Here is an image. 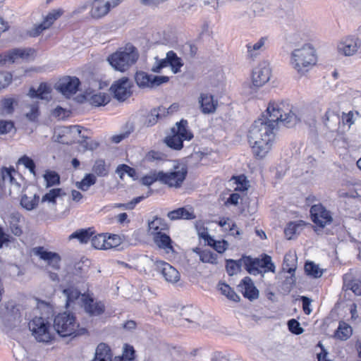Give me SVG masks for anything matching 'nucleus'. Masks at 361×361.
<instances>
[{
	"label": "nucleus",
	"mask_w": 361,
	"mask_h": 361,
	"mask_svg": "<svg viewBox=\"0 0 361 361\" xmlns=\"http://www.w3.org/2000/svg\"><path fill=\"white\" fill-rule=\"evenodd\" d=\"M267 114L269 117L263 114L255 121L247 135L252 153L257 159L264 158L271 149L275 137L273 130L279 121L291 128L300 121L285 102H269Z\"/></svg>",
	"instance_id": "f257e3e1"
},
{
	"label": "nucleus",
	"mask_w": 361,
	"mask_h": 361,
	"mask_svg": "<svg viewBox=\"0 0 361 361\" xmlns=\"http://www.w3.org/2000/svg\"><path fill=\"white\" fill-rule=\"evenodd\" d=\"M54 328L57 334L62 337L73 336L76 337L85 335L87 329L85 327H79L75 322V317L71 312L59 313L54 319Z\"/></svg>",
	"instance_id": "f03ea898"
},
{
	"label": "nucleus",
	"mask_w": 361,
	"mask_h": 361,
	"mask_svg": "<svg viewBox=\"0 0 361 361\" xmlns=\"http://www.w3.org/2000/svg\"><path fill=\"white\" fill-rule=\"evenodd\" d=\"M138 56L135 47L127 44L124 47L109 55L107 61L116 71L124 72L137 61Z\"/></svg>",
	"instance_id": "7ed1b4c3"
},
{
	"label": "nucleus",
	"mask_w": 361,
	"mask_h": 361,
	"mask_svg": "<svg viewBox=\"0 0 361 361\" xmlns=\"http://www.w3.org/2000/svg\"><path fill=\"white\" fill-rule=\"evenodd\" d=\"M291 58L294 69L301 75L307 72L317 62L315 50L309 44L303 45L301 48L295 49L292 52Z\"/></svg>",
	"instance_id": "20e7f679"
},
{
	"label": "nucleus",
	"mask_w": 361,
	"mask_h": 361,
	"mask_svg": "<svg viewBox=\"0 0 361 361\" xmlns=\"http://www.w3.org/2000/svg\"><path fill=\"white\" fill-rule=\"evenodd\" d=\"M29 329L38 342L47 343L51 340L50 323L42 317H35L28 324Z\"/></svg>",
	"instance_id": "39448f33"
},
{
	"label": "nucleus",
	"mask_w": 361,
	"mask_h": 361,
	"mask_svg": "<svg viewBox=\"0 0 361 361\" xmlns=\"http://www.w3.org/2000/svg\"><path fill=\"white\" fill-rule=\"evenodd\" d=\"M310 212L312 222L320 228H324L333 221L331 212L321 203L312 205Z\"/></svg>",
	"instance_id": "423d86ee"
},
{
	"label": "nucleus",
	"mask_w": 361,
	"mask_h": 361,
	"mask_svg": "<svg viewBox=\"0 0 361 361\" xmlns=\"http://www.w3.org/2000/svg\"><path fill=\"white\" fill-rule=\"evenodd\" d=\"M131 86L129 78L123 77L111 85L110 90L116 99L119 102H124L132 94Z\"/></svg>",
	"instance_id": "0eeeda50"
},
{
	"label": "nucleus",
	"mask_w": 361,
	"mask_h": 361,
	"mask_svg": "<svg viewBox=\"0 0 361 361\" xmlns=\"http://www.w3.org/2000/svg\"><path fill=\"white\" fill-rule=\"evenodd\" d=\"M178 166L175 167V170L170 172H164L161 171V183L168 185L171 187H180L185 179L188 170L185 167L178 169Z\"/></svg>",
	"instance_id": "6e6552de"
},
{
	"label": "nucleus",
	"mask_w": 361,
	"mask_h": 361,
	"mask_svg": "<svg viewBox=\"0 0 361 361\" xmlns=\"http://www.w3.org/2000/svg\"><path fill=\"white\" fill-rule=\"evenodd\" d=\"M271 68L269 62L262 61L252 71V80L254 87L258 88L266 84L270 79Z\"/></svg>",
	"instance_id": "1a4fd4ad"
},
{
	"label": "nucleus",
	"mask_w": 361,
	"mask_h": 361,
	"mask_svg": "<svg viewBox=\"0 0 361 361\" xmlns=\"http://www.w3.org/2000/svg\"><path fill=\"white\" fill-rule=\"evenodd\" d=\"M123 0H94L91 16L99 19L109 13L111 9L118 6Z\"/></svg>",
	"instance_id": "9d476101"
},
{
	"label": "nucleus",
	"mask_w": 361,
	"mask_h": 361,
	"mask_svg": "<svg viewBox=\"0 0 361 361\" xmlns=\"http://www.w3.org/2000/svg\"><path fill=\"white\" fill-rule=\"evenodd\" d=\"M81 85L80 80L75 76H65L56 84V90L66 97L75 94Z\"/></svg>",
	"instance_id": "9b49d317"
},
{
	"label": "nucleus",
	"mask_w": 361,
	"mask_h": 361,
	"mask_svg": "<svg viewBox=\"0 0 361 361\" xmlns=\"http://www.w3.org/2000/svg\"><path fill=\"white\" fill-rule=\"evenodd\" d=\"M32 252L35 255L47 263V265L55 270L61 268L60 262L61 257L57 252L49 251L43 246H38L32 248Z\"/></svg>",
	"instance_id": "f8f14e48"
},
{
	"label": "nucleus",
	"mask_w": 361,
	"mask_h": 361,
	"mask_svg": "<svg viewBox=\"0 0 361 361\" xmlns=\"http://www.w3.org/2000/svg\"><path fill=\"white\" fill-rule=\"evenodd\" d=\"M82 307L85 312L90 317L100 316L105 311V305L101 301L94 302L90 295H82Z\"/></svg>",
	"instance_id": "ddd939ff"
},
{
	"label": "nucleus",
	"mask_w": 361,
	"mask_h": 361,
	"mask_svg": "<svg viewBox=\"0 0 361 361\" xmlns=\"http://www.w3.org/2000/svg\"><path fill=\"white\" fill-rule=\"evenodd\" d=\"M85 9V6L80 7L71 13H66L62 8L51 9L44 17L43 23H54L59 20L62 16H63L65 20H69L73 16L81 13Z\"/></svg>",
	"instance_id": "4468645a"
},
{
	"label": "nucleus",
	"mask_w": 361,
	"mask_h": 361,
	"mask_svg": "<svg viewBox=\"0 0 361 361\" xmlns=\"http://www.w3.org/2000/svg\"><path fill=\"white\" fill-rule=\"evenodd\" d=\"M157 267L158 271L167 282L175 283L180 280V273L168 262L160 261L157 262Z\"/></svg>",
	"instance_id": "2eb2a0df"
},
{
	"label": "nucleus",
	"mask_w": 361,
	"mask_h": 361,
	"mask_svg": "<svg viewBox=\"0 0 361 361\" xmlns=\"http://www.w3.org/2000/svg\"><path fill=\"white\" fill-rule=\"evenodd\" d=\"M238 287L241 288L240 290L243 293V295L250 301L256 300L259 298V290L254 285V283L250 277H244L241 280Z\"/></svg>",
	"instance_id": "dca6fc26"
},
{
	"label": "nucleus",
	"mask_w": 361,
	"mask_h": 361,
	"mask_svg": "<svg viewBox=\"0 0 361 361\" xmlns=\"http://www.w3.org/2000/svg\"><path fill=\"white\" fill-rule=\"evenodd\" d=\"M359 47V39L353 36H349L338 44V51L345 56H352L357 51Z\"/></svg>",
	"instance_id": "f3484780"
},
{
	"label": "nucleus",
	"mask_w": 361,
	"mask_h": 361,
	"mask_svg": "<svg viewBox=\"0 0 361 361\" xmlns=\"http://www.w3.org/2000/svg\"><path fill=\"white\" fill-rule=\"evenodd\" d=\"M83 97L94 106H105L109 102V96L107 94L94 90L85 91Z\"/></svg>",
	"instance_id": "a211bd4d"
},
{
	"label": "nucleus",
	"mask_w": 361,
	"mask_h": 361,
	"mask_svg": "<svg viewBox=\"0 0 361 361\" xmlns=\"http://www.w3.org/2000/svg\"><path fill=\"white\" fill-rule=\"evenodd\" d=\"M201 111L204 114L214 113L218 106V101L209 93H201L199 97Z\"/></svg>",
	"instance_id": "6ab92c4d"
},
{
	"label": "nucleus",
	"mask_w": 361,
	"mask_h": 361,
	"mask_svg": "<svg viewBox=\"0 0 361 361\" xmlns=\"http://www.w3.org/2000/svg\"><path fill=\"white\" fill-rule=\"evenodd\" d=\"M6 312L5 317L11 322V325H15L16 322H20L21 312L20 306L14 301H8L5 305Z\"/></svg>",
	"instance_id": "aec40b11"
},
{
	"label": "nucleus",
	"mask_w": 361,
	"mask_h": 361,
	"mask_svg": "<svg viewBox=\"0 0 361 361\" xmlns=\"http://www.w3.org/2000/svg\"><path fill=\"white\" fill-rule=\"evenodd\" d=\"M324 125L331 131L337 130L341 123L340 115L338 111L328 109L322 117Z\"/></svg>",
	"instance_id": "412c9836"
},
{
	"label": "nucleus",
	"mask_w": 361,
	"mask_h": 361,
	"mask_svg": "<svg viewBox=\"0 0 361 361\" xmlns=\"http://www.w3.org/2000/svg\"><path fill=\"white\" fill-rule=\"evenodd\" d=\"M176 128H171V133L184 140L190 141L193 138L192 133L188 129L187 120L181 119L176 123Z\"/></svg>",
	"instance_id": "4be33fe9"
},
{
	"label": "nucleus",
	"mask_w": 361,
	"mask_h": 361,
	"mask_svg": "<svg viewBox=\"0 0 361 361\" xmlns=\"http://www.w3.org/2000/svg\"><path fill=\"white\" fill-rule=\"evenodd\" d=\"M154 241L155 244L160 248L164 250L167 253L169 252H174L172 245L173 241L171 237L162 232L153 233Z\"/></svg>",
	"instance_id": "5701e85b"
},
{
	"label": "nucleus",
	"mask_w": 361,
	"mask_h": 361,
	"mask_svg": "<svg viewBox=\"0 0 361 361\" xmlns=\"http://www.w3.org/2000/svg\"><path fill=\"white\" fill-rule=\"evenodd\" d=\"M111 348L104 343L98 344L95 349L93 359L91 361H113Z\"/></svg>",
	"instance_id": "b1692460"
},
{
	"label": "nucleus",
	"mask_w": 361,
	"mask_h": 361,
	"mask_svg": "<svg viewBox=\"0 0 361 361\" xmlns=\"http://www.w3.org/2000/svg\"><path fill=\"white\" fill-rule=\"evenodd\" d=\"M168 111L166 108L163 106H159L157 108H154L150 110V111L146 116L145 125L147 127L154 126L159 119H161L163 116H164Z\"/></svg>",
	"instance_id": "393cba45"
},
{
	"label": "nucleus",
	"mask_w": 361,
	"mask_h": 361,
	"mask_svg": "<svg viewBox=\"0 0 361 361\" xmlns=\"http://www.w3.org/2000/svg\"><path fill=\"white\" fill-rule=\"evenodd\" d=\"M243 260L244 268L248 274L254 276L262 274V271L259 269V258L243 255Z\"/></svg>",
	"instance_id": "a878e982"
},
{
	"label": "nucleus",
	"mask_w": 361,
	"mask_h": 361,
	"mask_svg": "<svg viewBox=\"0 0 361 361\" xmlns=\"http://www.w3.org/2000/svg\"><path fill=\"white\" fill-rule=\"evenodd\" d=\"M22 219V215L19 212H13L9 215V228L11 233L17 237L23 234L22 227L20 222Z\"/></svg>",
	"instance_id": "bb28decb"
},
{
	"label": "nucleus",
	"mask_w": 361,
	"mask_h": 361,
	"mask_svg": "<svg viewBox=\"0 0 361 361\" xmlns=\"http://www.w3.org/2000/svg\"><path fill=\"white\" fill-rule=\"evenodd\" d=\"M35 51L32 48L20 49L16 48L9 51L8 58L10 63H14L17 59H27L35 54Z\"/></svg>",
	"instance_id": "cd10ccee"
},
{
	"label": "nucleus",
	"mask_w": 361,
	"mask_h": 361,
	"mask_svg": "<svg viewBox=\"0 0 361 361\" xmlns=\"http://www.w3.org/2000/svg\"><path fill=\"white\" fill-rule=\"evenodd\" d=\"M167 216L171 221L178 220L180 219L190 220L195 218V215L194 214V213L186 209L185 207H180L178 209L169 212L167 214Z\"/></svg>",
	"instance_id": "c85d7f7f"
},
{
	"label": "nucleus",
	"mask_w": 361,
	"mask_h": 361,
	"mask_svg": "<svg viewBox=\"0 0 361 361\" xmlns=\"http://www.w3.org/2000/svg\"><path fill=\"white\" fill-rule=\"evenodd\" d=\"M63 295L66 297V307H68L71 305L72 303H74L76 300H78L80 296L81 299L82 298V295L81 292L76 288L73 286H68L62 290Z\"/></svg>",
	"instance_id": "c756f323"
},
{
	"label": "nucleus",
	"mask_w": 361,
	"mask_h": 361,
	"mask_svg": "<svg viewBox=\"0 0 361 361\" xmlns=\"http://www.w3.org/2000/svg\"><path fill=\"white\" fill-rule=\"evenodd\" d=\"M18 101L13 97L4 98L1 101L0 114L1 116L11 115L14 112L15 106Z\"/></svg>",
	"instance_id": "7c9ffc66"
},
{
	"label": "nucleus",
	"mask_w": 361,
	"mask_h": 361,
	"mask_svg": "<svg viewBox=\"0 0 361 361\" xmlns=\"http://www.w3.org/2000/svg\"><path fill=\"white\" fill-rule=\"evenodd\" d=\"M94 234L92 228H81L75 231L69 236V240L77 239L81 243H87Z\"/></svg>",
	"instance_id": "2f4dec72"
},
{
	"label": "nucleus",
	"mask_w": 361,
	"mask_h": 361,
	"mask_svg": "<svg viewBox=\"0 0 361 361\" xmlns=\"http://www.w3.org/2000/svg\"><path fill=\"white\" fill-rule=\"evenodd\" d=\"M15 172V169L13 166L6 167L3 166L0 171V190H4L5 189V182L9 181L11 184L16 182V179L13 176V173Z\"/></svg>",
	"instance_id": "473e14b6"
},
{
	"label": "nucleus",
	"mask_w": 361,
	"mask_h": 361,
	"mask_svg": "<svg viewBox=\"0 0 361 361\" xmlns=\"http://www.w3.org/2000/svg\"><path fill=\"white\" fill-rule=\"evenodd\" d=\"M169 66L171 67L173 73H178L180 71V68L183 66L182 59L178 57L176 52L169 51L166 54Z\"/></svg>",
	"instance_id": "72a5a7b5"
},
{
	"label": "nucleus",
	"mask_w": 361,
	"mask_h": 361,
	"mask_svg": "<svg viewBox=\"0 0 361 361\" xmlns=\"http://www.w3.org/2000/svg\"><path fill=\"white\" fill-rule=\"evenodd\" d=\"M297 256L295 253L289 252L286 253L283 258V269L288 274H293L296 269Z\"/></svg>",
	"instance_id": "f704fd0d"
},
{
	"label": "nucleus",
	"mask_w": 361,
	"mask_h": 361,
	"mask_svg": "<svg viewBox=\"0 0 361 361\" xmlns=\"http://www.w3.org/2000/svg\"><path fill=\"white\" fill-rule=\"evenodd\" d=\"M148 226L152 235L157 232L159 233L161 232V231H166L169 228L165 219L157 216H155L152 221H149Z\"/></svg>",
	"instance_id": "c9c22d12"
},
{
	"label": "nucleus",
	"mask_w": 361,
	"mask_h": 361,
	"mask_svg": "<svg viewBox=\"0 0 361 361\" xmlns=\"http://www.w3.org/2000/svg\"><path fill=\"white\" fill-rule=\"evenodd\" d=\"M243 265V256L238 260L228 259H226V269L229 276L234 274L241 271V267Z\"/></svg>",
	"instance_id": "e433bc0d"
},
{
	"label": "nucleus",
	"mask_w": 361,
	"mask_h": 361,
	"mask_svg": "<svg viewBox=\"0 0 361 361\" xmlns=\"http://www.w3.org/2000/svg\"><path fill=\"white\" fill-rule=\"evenodd\" d=\"M352 332V328L349 324L344 322H341L335 332V336L342 341H345L350 337Z\"/></svg>",
	"instance_id": "4c0bfd02"
},
{
	"label": "nucleus",
	"mask_w": 361,
	"mask_h": 361,
	"mask_svg": "<svg viewBox=\"0 0 361 361\" xmlns=\"http://www.w3.org/2000/svg\"><path fill=\"white\" fill-rule=\"evenodd\" d=\"M180 314L185 320L188 322H194L200 314V311L197 308L192 306H186L181 309Z\"/></svg>",
	"instance_id": "58836bf2"
},
{
	"label": "nucleus",
	"mask_w": 361,
	"mask_h": 361,
	"mask_svg": "<svg viewBox=\"0 0 361 361\" xmlns=\"http://www.w3.org/2000/svg\"><path fill=\"white\" fill-rule=\"evenodd\" d=\"M219 290L221 293L225 295L228 299L234 302H239L240 300V296L235 292V290L231 288L228 284L225 283H219L218 284Z\"/></svg>",
	"instance_id": "ea45409f"
},
{
	"label": "nucleus",
	"mask_w": 361,
	"mask_h": 361,
	"mask_svg": "<svg viewBox=\"0 0 361 361\" xmlns=\"http://www.w3.org/2000/svg\"><path fill=\"white\" fill-rule=\"evenodd\" d=\"M97 182V178L93 173H87L83 178L76 183V187L82 190L87 191L92 185H94Z\"/></svg>",
	"instance_id": "a19ab883"
},
{
	"label": "nucleus",
	"mask_w": 361,
	"mask_h": 361,
	"mask_svg": "<svg viewBox=\"0 0 361 361\" xmlns=\"http://www.w3.org/2000/svg\"><path fill=\"white\" fill-rule=\"evenodd\" d=\"M43 178L46 182L45 186L47 188L58 185L61 183L59 174L54 171H46Z\"/></svg>",
	"instance_id": "79ce46f5"
},
{
	"label": "nucleus",
	"mask_w": 361,
	"mask_h": 361,
	"mask_svg": "<svg viewBox=\"0 0 361 361\" xmlns=\"http://www.w3.org/2000/svg\"><path fill=\"white\" fill-rule=\"evenodd\" d=\"M151 76L144 71H137L135 75V81L140 88L150 87Z\"/></svg>",
	"instance_id": "37998d69"
},
{
	"label": "nucleus",
	"mask_w": 361,
	"mask_h": 361,
	"mask_svg": "<svg viewBox=\"0 0 361 361\" xmlns=\"http://www.w3.org/2000/svg\"><path fill=\"white\" fill-rule=\"evenodd\" d=\"M64 195L65 192H63L61 188H52L42 196V202L56 204L57 198Z\"/></svg>",
	"instance_id": "c03bdc74"
},
{
	"label": "nucleus",
	"mask_w": 361,
	"mask_h": 361,
	"mask_svg": "<svg viewBox=\"0 0 361 361\" xmlns=\"http://www.w3.org/2000/svg\"><path fill=\"white\" fill-rule=\"evenodd\" d=\"M116 173L118 175L121 179L123 178L125 174H127L133 180H136L137 178L136 170L125 164H119L116 169Z\"/></svg>",
	"instance_id": "a18cd8bd"
},
{
	"label": "nucleus",
	"mask_w": 361,
	"mask_h": 361,
	"mask_svg": "<svg viewBox=\"0 0 361 361\" xmlns=\"http://www.w3.org/2000/svg\"><path fill=\"white\" fill-rule=\"evenodd\" d=\"M262 268L264 269V272H275V265L272 262L271 257L267 255L263 254L261 256V259L259 258V269Z\"/></svg>",
	"instance_id": "49530a36"
},
{
	"label": "nucleus",
	"mask_w": 361,
	"mask_h": 361,
	"mask_svg": "<svg viewBox=\"0 0 361 361\" xmlns=\"http://www.w3.org/2000/svg\"><path fill=\"white\" fill-rule=\"evenodd\" d=\"M39 200V197L36 194L33 196V197H30L26 195H23L20 199V205L25 209L30 211L38 205Z\"/></svg>",
	"instance_id": "de8ad7c7"
},
{
	"label": "nucleus",
	"mask_w": 361,
	"mask_h": 361,
	"mask_svg": "<svg viewBox=\"0 0 361 361\" xmlns=\"http://www.w3.org/2000/svg\"><path fill=\"white\" fill-rule=\"evenodd\" d=\"M184 140L172 133L171 135L166 137L164 142L172 149L180 150L183 147Z\"/></svg>",
	"instance_id": "09e8293b"
},
{
	"label": "nucleus",
	"mask_w": 361,
	"mask_h": 361,
	"mask_svg": "<svg viewBox=\"0 0 361 361\" xmlns=\"http://www.w3.org/2000/svg\"><path fill=\"white\" fill-rule=\"evenodd\" d=\"M160 177L161 171H151L149 174L144 176L141 178L140 182L144 185L150 186L157 181L161 183V178Z\"/></svg>",
	"instance_id": "8fccbe9b"
},
{
	"label": "nucleus",
	"mask_w": 361,
	"mask_h": 361,
	"mask_svg": "<svg viewBox=\"0 0 361 361\" xmlns=\"http://www.w3.org/2000/svg\"><path fill=\"white\" fill-rule=\"evenodd\" d=\"M304 269L307 275L315 279L320 278L323 274L318 265L315 264L313 262H307Z\"/></svg>",
	"instance_id": "3c124183"
},
{
	"label": "nucleus",
	"mask_w": 361,
	"mask_h": 361,
	"mask_svg": "<svg viewBox=\"0 0 361 361\" xmlns=\"http://www.w3.org/2000/svg\"><path fill=\"white\" fill-rule=\"evenodd\" d=\"M92 245L99 250H107L106 235L100 233L92 237Z\"/></svg>",
	"instance_id": "603ef678"
},
{
	"label": "nucleus",
	"mask_w": 361,
	"mask_h": 361,
	"mask_svg": "<svg viewBox=\"0 0 361 361\" xmlns=\"http://www.w3.org/2000/svg\"><path fill=\"white\" fill-rule=\"evenodd\" d=\"M92 171L99 177L106 176L109 173V169L103 159H98L95 161L92 167Z\"/></svg>",
	"instance_id": "864d4df0"
},
{
	"label": "nucleus",
	"mask_w": 361,
	"mask_h": 361,
	"mask_svg": "<svg viewBox=\"0 0 361 361\" xmlns=\"http://www.w3.org/2000/svg\"><path fill=\"white\" fill-rule=\"evenodd\" d=\"M217 254L214 253V252L209 250H203L202 252H201V255L200 257V259L203 263H209L212 264H217Z\"/></svg>",
	"instance_id": "5fc2aeb1"
},
{
	"label": "nucleus",
	"mask_w": 361,
	"mask_h": 361,
	"mask_svg": "<svg viewBox=\"0 0 361 361\" xmlns=\"http://www.w3.org/2000/svg\"><path fill=\"white\" fill-rule=\"evenodd\" d=\"M52 24H38L35 28L27 30L25 35H21L23 37H36L39 36L44 30L49 29Z\"/></svg>",
	"instance_id": "6e6d98bb"
},
{
	"label": "nucleus",
	"mask_w": 361,
	"mask_h": 361,
	"mask_svg": "<svg viewBox=\"0 0 361 361\" xmlns=\"http://www.w3.org/2000/svg\"><path fill=\"white\" fill-rule=\"evenodd\" d=\"M288 329L290 333L295 335H300L304 332L300 322L295 319H290L287 322Z\"/></svg>",
	"instance_id": "4d7b16f0"
},
{
	"label": "nucleus",
	"mask_w": 361,
	"mask_h": 361,
	"mask_svg": "<svg viewBox=\"0 0 361 361\" xmlns=\"http://www.w3.org/2000/svg\"><path fill=\"white\" fill-rule=\"evenodd\" d=\"M18 163L23 164L31 173L35 175L36 164L32 159L27 155H23L19 159Z\"/></svg>",
	"instance_id": "13d9d810"
},
{
	"label": "nucleus",
	"mask_w": 361,
	"mask_h": 361,
	"mask_svg": "<svg viewBox=\"0 0 361 361\" xmlns=\"http://www.w3.org/2000/svg\"><path fill=\"white\" fill-rule=\"evenodd\" d=\"M300 226V224L295 222H289L284 229V234L288 240L293 238V236L297 233L298 228Z\"/></svg>",
	"instance_id": "bf43d9fd"
},
{
	"label": "nucleus",
	"mask_w": 361,
	"mask_h": 361,
	"mask_svg": "<svg viewBox=\"0 0 361 361\" xmlns=\"http://www.w3.org/2000/svg\"><path fill=\"white\" fill-rule=\"evenodd\" d=\"M107 250L115 248L119 246L122 243V239L120 235L116 234H109L106 237Z\"/></svg>",
	"instance_id": "052dcab7"
},
{
	"label": "nucleus",
	"mask_w": 361,
	"mask_h": 361,
	"mask_svg": "<svg viewBox=\"0 0 361 361\" xmlns=\"http://www.w3.org/2000/svg\"><path fill=\"white\" fill-rule=\"evenodd\" d=\"M71 128H75L77 130L78 134L79 135H80V137L82 138V140H81L80 142V145H82L87 149H91V150H93L94 149H95L97 147V146L98 145L97 144L92 143L91 145H89V143L87 142V139H88V137L85 136L84 135H81V133H82V127L81 126H71Z\"/></svg>",
	"instance_id": "680f3d73"
},
{
	"label": "nucleus",
	"mask_w": 361,
	"mask_h": 361,
	"mask_svg": "<svg viewBox=\"0 0 361 361\" xmlns=\"http://www.w3.org/2000/svg\"><path fill=\"white\" fill-rule=\"evenodd\" d=\"M209 246L213 247L218 253L222 254L228 249V243L225 240H216L214 239V242H212V245H209Z\"/></svg>",
	"instance_id": "e2e57ef3"
},
{
	"label": "nucleus",
	"mask_w": 361,
	"mask_h": 361,
	"mask_svg": "<svg viewBox=\"0 0 361 361\" xmlns=\"http://www.w3.org/2000/svg\"><path fill=\"white\" fill-rule=\"evenodd\" d=\"M12 78L11 73L0 71V90L8 87L12 81Z\"/></svg>",
	"instance_id": "0e129e2a"
},
{
	"label": "nucleus",
	"mask_w": 361,
	"mask_h": 361,
	"mask_svg": "<svg viewBox=\"0 0 361 361\" xmlns=\"http://www.w3.org/2000/svg\"><path fill=\"white\" fill-rule=\"evenodd\" d=\"M14 127L13 121L0 119V135H6L10 133Z\"/></svg>",
	"instance_id": "69168bd1"
},
{
	"label": "nucleus",
	"mask_w": 361,
	"mask_h": 361,
	"mask_svg": "<svg viewBox=\"0 0 361 361\" xmlns=\"http://www.w3.org/2000/svg\"><path fill=\"white\" fill-rule=\"evenodd\" d=\"M37 90V98L41 99H47V97L46 95L49 94L51 92V89L49 85L45 82H42L39 84Z\"/></svg>",
	"instance_id": "338daca9"
},
{
	"label": "nucleus",
	"mask_w": 361,
	"mask_h": 361,
	"mask_svg": "<svg viewBox=\"0 0 361 361\" xmlns=\"http://www.w3.org/2000/svg\"><path fill=\"white\" fill-rule=\"evenodd\" d=\"M39 116V106L37 104H32L30 111L25 114L26 118L30 121L35 122Z\"/></svg>",
	"instance_id": "774afa93"
}]
</instances>
